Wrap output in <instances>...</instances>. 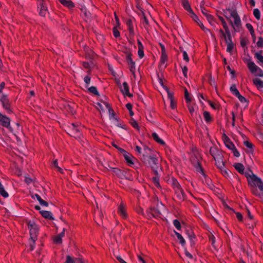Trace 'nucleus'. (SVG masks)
Instances as JSON below:
<instances>
[{"label": "nucleus", "mask_w": 263, "mask_h": 263, "mask_svg": "<svg viewBox=\"0 0 263 263\" xmlns=\"http://www.w3.org/2000/svg\"><path fill=\"white\" fill-rule=\"evenodd\" d=\"M62 5L69 9H72L75 7L74 4L70 0H59Z\"/></svg>", "instance_id": "f3484780"}, {"label": "nucleus", "mask_w": 263, "mask_h": 263, "mask_svg": "<svg viewBox=\"0 0 263 263\" xmlns=\"http://www.w3.org/2000/svg\"><path fill=\"white\" fill-rule=\"evenodd\" d=\"M37 200L41 205L45 206H47L48 205V203L46 201L43 200L41 197H37Z\"/></svg>", "instance_id": "a18cd8bd"}, {"label": "nucleus", "mask_w": 263, "mask_h": 263, "mask_svg": "<svg viewBox=\"0 0 263 263\" xmlns=\"http://www.w3.org/2000/svg\"><path fill=\"white\" fill-rule=\"evenodd\" d=\"M96 107L101 112H103L106 109H108L109 113V116L112 114V112H111V109L109 104L105 101H102L101 102L97 103Z\"/></svg>", "instance_id": "0eeeda50"}, {"label": "nucleus", "mask_w": 263, "mask_h": 263, "mask_svg": "<svg viewBox=\"0 0 263 263\" xmlns=\"http://www.w3.org/2000/svg\"><path fill=\"white\" fill-rule=\"evenodd\" d=\"M257 46L259 48H263V38L261 36L258 37V40L257 42Z\"/></svg>", "instance_id": "de8ad7c7"}, {"label": "nucleus", "mask_w": 263, "mask_h": 263, "mask_svg": "<svg viewBox=\"0 0 263 263\" xmlns=\"http://www.w3.org/2000/svg\"><path fill=\"white\" fill-rule=\"evenodd\" d=\"M203 117L206 122L210 123L212 121V118L210 114L207 111L203 112Z\"/></svg>", "instance_id": "72a5a7b5"}, {"label": "nucleus", "mask_w": 263, "mask_h": 263, "mask_svg": "<svg viewBox=\"0 0 263 263\" xmlns=\"http://www.w3.org/2000/svg\"><path fill=\"white\" fill-rule=\"evenodd\" d=\"M223 158H220L219 159H214L215 161V164L219 169L224 166V162H223Z\"/></svg>", "instance_id": "bb28decb"}, {"label": "nucleus", "mask_w": 263, "mask_h": 263, "mask_svg": "<svg viewBox=\"0 0 263 263\" xmlns=\"http://www.w3.org/2000/svg\"><path fill=\"white\" fill-rule=\"evenodd\" d=\"M209 82L210 83V84L212 85V86H215L216 87V85H215V81L214 80V78H212V77H210V80H209Z\"/></svg>", "instance_id": "338daca9"}, {"label": "nucleus", "mask_w": 263, "mask_h": 263, "mask_svg": "<svg viewBox=\"0 0 263 263\" xmlns=\"http://www.w3.org/2000/svg\"><path fill=\"white\" fill-rule=\"evenodd\" d=\"M28 227L30 231V236L29 250L32 251L34 248L35 241L37 239L39 227L33 221H28Z\"/></svg>", "instance_id": "f03ea898"}, {"label": "nucleus", "mask_w": 263, "mask_h": 263, "mask_svg": "<svg viewBox=\"0 0 263 263\" xmlns=\"http://www.w3.org/2000/svg\"><path fill=\"white\" fill-rule=\"evenodd\" d=\"M230 91L236 97L239 94H240V92H239L238 90L237 89L235 85H233L230 87Z\"/></svg>", "instance_id": "58836bf2"}, {"label": "nucleus", "mask_w": 263, "mask_h": 263, "mask_svg": "<svg viewBox=\"0 0 263 263\" xmlns=\"http://www.w3.org/2000/svg\"><path fill=\"white\" fill-rule=\"evenodd\" d=\"M210 153L214 159L223 158L222 152L217 146L211 147L210 149Z\"/></svg>", "instance_id": "6e6552de"}, {"label": "nucleus", "mask_w": 263, "mask_h": 263, "mask_svg": "<svg viewBox=\"0 0 263 263\" xmlns=\"http://www.w3.org/2000/svg\"><path fill=\"white\" fill-rule=\"evenodd\" d=\"M240 45H241V47H245L247 45L246 40L244 39H241V41H240Z\"/></svg>", "instance_id": "69168bd1"}, {"label": "nucleus", "mask_w": 263, "mask_h": 263, "mask_svg": "<svg viewBox=\"0 0 263 263\" xmlns=\"http://www.w3.org/2000/svg\"><path fill=\"white\" fill-rule=\"evenodd\" d=\"M244 144L249 148H252L253 147V144L248 141H245Z\"/></svg>", "instance_id": "052dcab7"}, {"label": "nucleus", "mask_w": 263, "mask_h": 263, "mask_svg": "<svg viewBox=\"0 0 263 263\" xmlns=\"http://www.w3.org/2000/svg\"><path fill=\"white\" fill-rule=\"evenodd\" d=\"M65 263H87L85 261L82 260L81 258H78L73 259L69 255H68L66 257V260Z\"/></svg>", "instance_id": "6ab92c4d"}, {"label": "nucleus", "mask_w": 263, "mask_h": 263, "mask_svg": "<svg viewBox=\"0 0 263 263\" xmlns=\"http://www.w3.org/2000/svg\"><path fill=\"white\" fill-rule=\"evenodd\" d=\"M253 82L258 88L263 87V81L261 80L258 78H255L253 79Z\"/></svg>", "instance_id": "473e14b6"}, {"label": "nucleus", "mask_w": 263, "mask_h": 263, "mask_svg": "<svg viewBox=\"0 0 263 263\" xmlns=\"http://www.w3.org/2000/svg\"><path fill=\"white\" fill-rule=\"evenodd\" d=\"M219 32L221 33V35H222V37L224 39L225 37H227V32H224L223 30H222L221 29H220L219 30Z\"/></svg>", "instance_id": "0e129e2a"}, {"label": "nucleus", "mask_w": 263, "mask_h": 263, "mask_svg": "<svg viewBox=\"0 0 263 263\" xmlns=\"http://www.w3.org/2000/svg\"><path fill=\"white\" fill-rule=\"evenodd\" d=\"M257 73H255L256 76H258L260 77H263V71L259 67L258 70H257Z\"/></svg>", "instance_id": "bf43d9fd"}, {"label": "nucleus", "mask_w": 263, "mask_h": 263, "mask_svg": "<svg viewBox=\"0 0 263 263\" xmlns=\"http://www.w3.org/2000/svg\"><path fill=\"white\" fill-rule=\"evenodd\" d=\"M208 102L209 103V105L211 106V107H212L213 109H216L217 108V105L214 102L210 100H208Z\"/></svg>", "instance_id": "6e6d98bb"}, {"label": "nucleus", "mask_w": 263, "mask_h": 263, "mask_svg": "<svg viewBox=\"0 0 263 263\" xmlns=\"http://www.w3.org/2000/svg\"><path fill=\"white\" fill-rule=\"evenodd\" d=\"M0 101H1L3 106L4 109L6 110L8 113H10L12 112L11 109L10 107V103L9 100L6 96H3L0 98Z\"/></svg>", "instance_id": "9b49d317"}, {"label": "nucleus", "mask_w": 263, "mask_h": 263, "mask_svg": "<svg viewBox=\"0 0 263 263\" xmlns=\"http://www.w3.org/2000/svg\"><path fill=\"white\" fill-rule=\"evenodd\" d=\"M204 15L205 16L206 20L211 25H214L215 23V20L214 16L208 13H204Z\"/></svg>", "instance_id": "a878e982"}, {"label": "nucleus", "mask_w": 263, "mask_h": 263, "mask_svg": "<svg viewBox=\"0 0 263 263\" xmlns=\"http://www.w3.org/2000/svg\"><path fill=\"white\" fill-rule=\"evenodd\" d=\"M222 138L224 144L227 148L230 149L235 148V145L226 134H223Z\"/></svg>", "instance_id": "4468645a"}, {"label": "nucleus", "mask_w": 263, "mask_h": 263, "mask_svg": "<svg viewBox=\"0 0 263 263\" xmlns=\"http://www.w3.org/2000/svg\"><path fill=\"white\" fill-rule=\"evenodd\" d=\"M118 213L123 218L127 217V213L125 210V206L123 203H121L118 207Z\"/></svg>", "instance_id": "a211bd4d"}, {"label": "nucleus", "mask_w": 263, "mask_h": 263, "mask_svg": "<svg viewBox=\"0 0 263 263\" xmlns=\"http://www.w3.org/2000/svg\"><path fill=\"white\" fill-rule=\"evenodd\" d=\"M172 185L177 194V198L180 200H183L186 197V195L177 179L174 178H172Z\"/></svg>", "instance_id": "20e7f679"}, {"label": "nucleus", "mask_w": 263, "mask_h": 263, "mask_svg": "<svg viewBox=\"0 0 263 263\" xmlns=\"http://www.w3.org/2000/svg\"><path fill=\"white\" fill-rule=\"evenodd\" d=\"M174 233L177 236L178 239L179 240L180 243L182 245V246H184L185 244V240L182 237V236L178 232H176L174 230Z\"/></svg>", "instance_id": "7c9ffc66"}, {"label": "nucleus", "mask_w": 263, "mask_h": 263, "mask_svg": "<svg viewBox=\"0 0 263 263\" xmlns=\"http://www.w3.org/2000/svg\"><path fill=\"white\" fill-rule=\"evenodd\" d=\"M261 50L259 52H256L254 54V57L259 62L263 63V56L261 54Z\"/></svg>", "instance_id": "ea45409f"}, {"label": "nucleus", "mask_w": 263, "mask_h": 263, "mask_svg": "<svg viewBox=\"0 0 263 263\" xmlns=\"http://www.w3.org/2000/svg\"><path fill=\"white\" fill-rule=\"evenodd\" d=\"M228 10L230 12L231 16L234 20V25L235 27L239 28L241 25V22L236 10L229 8Z\"/></svg>", "instance_id": "39448f33"}, {"label": "nucleus", "mask_w": 263, "mask_h": 263, "mask_svg": "<svg viewBox=\"0 0 263 263\" xmlns=\"http://www.w3.org/2000/svg\"><path fill=\"white\" fill-rule=\"evenodd\" d=\"M127 62L129 66V70L132 73L133 77L134 79H136V66L135 63L132 60L131 56L128 55L127 57Z\"/></svg>", "instance_id": "9d476101"}, {"label": "nucleus", "mask_w": 263, "mask_h": 263, "mask_svg": "<svg viewBox=\"0 0 263 263\" xmlns=\"http://www.w3.org/2000/svg\"><path fill=\"white\" fill-rule=\"evenodd\" d=\"M251 191H252V193L256 196L261 197V196L263 195V193H262L263 192H260V191L259 192L257 190L256 187H255V186L251 187Z\"/></svg>", "instance_id": "f704fd0d"}, {"label": "nucleus", "mask_w": 263, "mask_h": 263, "mask_svg": "<svg viewBox=\"0 0 263 263\" xmlns=\"http://www.w3.org/2000/svg\"><path fill=\"white\" fill-rule=\"evenodd\" d=\"M233 166L241 174H244L245 167L242 163H236Z\"/></svg>", "instance_id": "5701e85b"}, {"label": "nucleus", "mask_w": 263, "mask_h": 263, "mask_svg": "<svg viewBox=\"0 0 263 263\" xmlns=\"http://www.w3.org/2000/svg\"><path fill=\"white\" fill-rule=\"evenodd\" d=\"M223 176L225 177L228 176L229 174L228 171L224 168V166L219 169Z\"/></svg>", "instance_id": "5fc2aeb1"}, {"label": "nucleus", "mask_w": 263, "mask_h": 263, "mask_svg": "<svg viewBox=\"0 0 263 263\" xmlns=\"http://www.w3.org/2000/svg\"><path fill=\"white\" fill-rule=\"evenodd\" d=\"M247 65L248 68L251 73L255 74L256 72H257V70H258L259 67L256 66L253 61L250 60L248 62Z\"/></svg>", "instance_id": "dca6fc26"}, {"label": "nucleus", "mask_w": 263, "mask_h": 263, "mask_svg": "<svg viewBox=\"0 0 263 263\" xmlns=\"http://www.w3.org/2000/svg\"><path fill=\"white\" fill-rule=\"evenodd\" d=\"M117 259H118V260L120 262V263H127L125 261H124L121 257V256H117L116 257Z\"/></svg>", "instance_id": "774afa93"}, {"label": "nucleus", "mask_w": 263, "mask_h": 263, "mask_svg": "<svg viewBox=\"0 0 263 263\" xmlns=\"http://www.w3.org/2000/svg\"><path fill=\"white\" fill-rule=\"evenodd\" d=\"M70 128L72 129V132L69 135L71 136H73L75 138H79L80 135V128L79 127L78 124H72Z\"/></svg>", "instance_id": "ddd939ff"}, {"label": "nucleus", "mask_w": 263, "mask_h": 263, "mask_svg": "<svg viewBox=\"0 0 263 263\" xmlns=\"http://www.w3.org/2000/svg\"><path fill=\"white\" fill-rule=\"evenodd\" d=\"M110 119L112 121L113 124L118 127L123 128V126L122 125V123L119 122L117 119L115 118V115L112 113L110 116Z\"/></svg>", "instance_id": "393cba45"}, {"label": "nucleus", "mask_w": 263, "mask_h": 263, "mask_svg": "<svg viewBox=\"0 0 263 263\" xmlns=\"http://www.w3.org/2000/svg\"><path fill=\"white\" fill-rule=\"evenodd\" d=\"M40 213L45 218L48 219H53L52 213L47 211H40Z\"/></svg>", "instance_id": "c756f323"}, {"label": "nucleus", "mask_w": 263, "mask_h": 263, "mask_svg": "<svg viewBox=\"0 0 263 263\" xmlns=\"http://www.w3.org/2000/svg\"><path fill=\"white\" fill-rule=\"evenodd\" d=\"M138 46H139V49H138V55H139V58L141 59L144 57V52H143V47L140 41H138Z\"/></svg>", "instance_id": "2f4dec72"}, {"label": "nucleus", "mask_w": 263, "mask_h": 263, "mask_svg": "<svg viewBox=\"0 0 263 263\" xmlns=\"http://www.w3.org/2000/svg\"><path fill=\"white\" fill-rule=\"evenodd\" d=\"M226 32H227V37H225V39L224 40L225 42L226 43L227 45L228 44L233 43V42L232 41V35H231L230 30H227Z\"/></svg>", "instance_id": "cd10ccee"}, {"label": "nucleus", "mask_w": 263, "mask_h": 263, "mask_svg": "<svg viewBox=\"0 0 263 263\" xmlns=\"http://www.w3.org/2000/svg\"><path fill=\"white\" fill-rule=\"evenodd\" d=\"M121 152L123 153L124 157L130 166H134L135 163L136 162L137 159L134 157L132 155L127 153L123 149H120Z\"/></svg>", "instance_id": "423d86ee"}, {"label": "nucleus", "mask_w": 263, "mask_h": 263, "mask_svg": "<svg viewBox=\"0 0 263 263\" xmlns=\"http://www.w3.org/2000/svg\"><path fill=\"white\" fill-rule=\"evenodd\" d=\"M227 208L230 211H232V212H234V213H236V217L237 218V219L240 221H242V220H243V216L242 215V214L239 213V212H235L234 211V210L231 208L230 207H229L228 205L227 206Z\"/></svg>", "instance_id": "c9c22d12"}, {"label": "nucleus", "mask_w": 263, "mask_h": 263, "mask_svg": "<svg viewBox=\"0 0 263 263\" xmlns=\"http://www.w3.org/2000/svg\"><path fill=\"white\" fill-rule=\"evenodd\" d=\"M184 93H185V99L186 100V101L187 102H190L191 101V99L190 97L189 93L188 92L186 89H185Z\"/></svg>", "instance_id": "3c124183"}, {"label": "nucleus", "mask_w": 263, "mask_h": 263, "mask_svg": "<svg viewBox=\"0 0 263 263\" xmlns=\"http://www.w3.org/2000/svg\"><path fill=\"white\" fill-rule=\"evenodd\" d=\"M218 18L221 21L224 30L226 31L227 30H230L224 19L221 16H218Z\"/></svg>", "instance_id": "4c0bfd02"}, {"label": "nucleus", "mask_w": 263, "mask_h": 263, "mask_svg": "<svg viewBox=\"0 0 263 263\" xmlns=\"http://www.w3.org/2000/svg\"><path fill=\"white\" fill-rule=\"evenodd\" d=\"M149 166L151 168L152 172L154 175V176L152 178V182L157 188H160L159 179L161 174L160 173L162 170L158 157L157 155L154 154L149 155Z\"/></svg>", "instance_id": "f257e3e1"}, {"label": "nucleus", "mask_w": 263, "mask_h": 263, "mask_svg": "<svg viewBox=\"0 0 263 263\" xmlns=\"http://www.w3.org/2000/svg\"><path fill=\"white\" fill-rule=\"evenodd\" d=\"M138 263H146L143 256H142L141 255H139L138 256Z\"/></svg>", "instance_id": "4d7b16f0"}, {"label": "nucleus", "mask_w": 263, "mask_h": 263, "mask_svg": "<svg viewBox=\"0 0 263 263\" xmlns=\"http://www.w3.org/2000/svg\"><path fill=\"white\" fill-rule=\"evenodd\" d=\"M191 16L192 18V19L197 23V24L202 29H204V26L203 24L199 20L198 17L194 13H192Z\"/></svg>", "instance_id": "b1692460"}, {"label": "nucleus", "mask_w": 263, "mask_h": 263, "mask_svg": "<svg viewBox=\"0 0 263 263\" xmlns=\"http://www.w3.org/2000/svg\"><path fill=\"white\" fill-rule=\"evenodd\" d=\"M236 97L238 98L239 101L241 102V103H247V105H248L249 101L247 99H246L244 97L241 96L240 95V93L237 96H236Z\"/></svg>", "instance_id": "79ce46f5"}, {"label": "nucleus", "mask_w": 263, "mask_h": 263, "mask_svg": "<svg viewBox=\"0 0 263 263\" xmlns=\"http://www.w3.org/2000/svg\"><path fill=\"white\" fill-rule=\"evenodd\" d=\"M231 150H232L233 152V154H234V155L235 156V157H239L240 156V153L239 152L237 151V149H236V147L235 146V148H232V149H230Z\"/></svg>", "instance_id": "864d4df0"}, {"label": "nucleus", "mask_w": 263, "mask_h": 263, "mask_svg": "<svg viewBox=\"0 0 263 263\" xmlns=\"http://www.w3.org/2000/svg\"><path fill=\"white\" fill-rule=\"evenodd\" d=\"M234 48V43L227 44V51L231 53Z\"/></svg>", "instance_id": "8fccbe9b"}, {"label": "nucleus", "mask_w": 263, "mask_h": 263, "mask_svg": "<svg viewBox=\"0 0 263 263\" xmlns=\"http://www.w3.org/2000/svg\"><path fill=\"white\" fill-rule=\"evenodd\" d=\"M84 81L86 84L88 85L90 82V78L88 76H86L84 79Z\"/></svg>", "instance_id": "680f3d73"}, {"label": "nucleus", "mask_w": 263, "mask_h": 263, "mask_svg": "<svg viewBox=\"0 0 263 263\" xmlns=\"http://www.w3.org/2000/svg\"><path fill=\"white\" fill-rule=\"evenodd\" d=\"M167 60V56L165 53H162L161 55V61L164 63Z\"/></svg>", "instance_id": "e2e57ef3"}, {"label": "nucleus", "mask_w": 263, "mask_h": 263, "mask_svg": "<svg viewBox=\"0 0 263 263\" xmlns=\"http://www.w3.org/2000/svg\"><path fill=\"white\" fill-rule=\"evenodd\" d=\"M246 26L247 28L249 30L251 35H254V30L252 25L250 23H247L246 24Z\"/></svg>", "instance_id": "c03bdc74"}, {"label": "nucleus", "mask_w": 263, "mask_h": 263, "mask_svg": "<svg viewBox=\"0 0 263 263\" xmlns=\"http://www.w3.org/2000/svg\"><path fill=\"white\" fill-rule=\"evenodd\" d=\"M183 8L191 14L194 13L187 0H184L183 2Z\"/></svg>", "instance_id": "c85d7f7f"}, {"label": "nucleus", "mask_w": 263, "mask_h": 263, "mask_svg": "<svg viewBox=\"0 0 263 263\" xmlns=\"http://www.w3.org/2000/svg\"><path fill=\"white\" fill-rule=\"evenodd\" d=\"M53 242L56 244H60L62 243V238L58 235L54 238Z\"/></svg>", "instance_id": "09e8293b"}, {"label": "nucleus", "mask_w": 263, "mask_h": 263, "mask_svg": "<svg viewBox=\"0 0 263 263\" xmlns=\"http://www.w3.org/2000/svg\"><path fill=\"white\" fill-rule=\"evenodd\" d=\"M173 223L175 228L178 230H180L181 228V226L180 222L177 219H174L173 221Z\"/></svg>", "instance_id": "37998d69"}, {"label": "nucleus", "mask_w": 263, "mask_h": 263, "mask_svg": "<svg viewBox=\"0 0 263 263\" xmlns=\"http://www.w3.org/2000/svg\"><path fill=\"white\" fill-rule=\"evenodd\" d=\"M181 51H182V54H183V60L185 61H186V62H189L190 59H189V57L188 56V54H187L186 51H185L184 50H181Z\"/></svg>", "instance_id": "49530a36"}, {"label": "nucleus", "mask_w": 263, "mask_h": 263, "mask_svg": "<svg viewBox=\"0 0 263 263\" xmlns=\"http://www.w3.org/2000/svg\"><path fill=\"white\" fill-rule=\"evenodd\" d=\"M0 124L9 129H11V127L10 126V119L7 117L2 115L0 112Z\"/></svg>", "instance_id": "f8f14e48"}, {"label": "nucleus", "mask_w": 263, "mask_h": 263, "mask_svg": "<svg viewBox=\"0 0 263 263\" xmlns=\"http://www.w3.org/2000/svg\"><path fill=\"white\" fill-rule=\"evenodd\" d=\"M88 90L90 92L95 94V95H98V92L97 90V88L95 87L91 86L88 88Z\"/></svg>", "instance_id": "603ef678"}, {"label": "nucleus", "mask_w": 263, "mask_h": 263, "mask_svg": "<svg viewBox=\"0 0 263 263\" xmlns=\"http://www.w3.org/2000/svg\"><path fill=\"white\" fill-rule=\"evenodd\" d=\"M250 173L251 174L247 172L245 173V176L248 179L249 185L251 187L257 186L260 192H263V182L261 178L253 174L252 171H250Z\"/></svg>", "instance_id": "7ed1b4c3"}, {"label": "nucleus", "mask_w": 263, "mask_h": 263, "mask_svg": "<svg viewBox=\"0 0 263 263\" xmlns=\"http://www.w3.org/2000/svg\"><path fill=\"white\" fill-rule=\"evenodd\" d=\"M37 4L40 14L42 16H45L48 13L45 2L43 0H39Z\"/></svg>", "instance_id": "1a4fd4ad"}, {"label": "nucleus", "mask_w": 263, "mask_h": 263, "mask_svg": "<svg viewBox=\"0 0 263 263\" xmlns=\"http://www.w3.org/2000/svg\"><path fill=\"white\" fill-rule=\"evenodd\" d=\"M120 90L124 96L131 97L132 95L129 92V88L126 82H124L120 87Z\"/></svg>", "instance_id": "2eb2a0df"}, {"label": "nucleus", "mask_w": 263, "mask_h": 263, "mask_svg": "<svg viewBox=\"0 0 263 263\" xmlns=\"http://www.w3.org/2000/svg\"><path fill=\"white\" fill-rule=\"evenodd\" d=\"M115 18H116V24H117L116 25V26L114 28L113 33H114V36L116 37H118L120 36V32L117 30V28L118 26H119L120 25V23H119V20L118 18V17L116 16L115 13Z\"/></svg>", "instance_id": "4be33fe9"}, {"label": "nucleus", "mask_w": 263, "mask_h": 263, "mask_svg": "<svg viewBox=\"0 0 263 263\" xmlns=\"http://www.w3.org/2000/svg\"><path fill=\"white\" fill-rule=\"evenodd\" d=\"M185 233L191 241V245L192 246L194 244V239H195V235L194 232L191 230H186Z\"/></svg>", "instance_id": "412c9836"}, {"label": "nucleus", "mask_w": 263, "mask_h": 263, "mask_svg": "<svg viewBox=\"0 0 263 263\" xmlns=\"http://www.w3.org/2000/svg\"><path fill=\"white\" fill-rule=\"evenodd\" d=\"M187 67L186 66H184L183 68H182V72H183V76L185 77V78H187Z\"/></svg>", "instance_id": "13d9d810"}, {"label": "nucleus", "mask_w": 263, "mask_h": 263, "mask_svg": "<svg viewBox=\"0 0 263 263\" xmlns=\"http://www.w3.org/2000/svg\"><path fill=\"white\" fill-rule=\"evenodd\" d=\"M196 168L197 171L199 173H201L205 177V178L206 177V175L204 174V173L203 172V169L202 167L201 166V165L200 164V163L198 162V163L197 164V165L196 166Z\"/></svg>", "instance_id": "e433bc0d"}, {"label": "nucleus", "mask_w": 263, "mask_h": 263, "mask_svg": "<svg viewBox=\"0 0 263 263\" xmlns=\"http://www.w3.org/2000/svg\"><path fill=\"white\" fill-rule=\"evenodd\" d=\"M253 15L257 20H259L260 18V12L259 10L257 8L254 9L253 10Z\"/></svg>", "instance_id": "a19ab883"}, {"label": "nucleus", "mask_w": 263, "mask_h": 263, "mask_svg": "<svg viewBox=\"0 0 263 263\" xmlns=\"http://www.w3.org/2000/svg\"><path fill=\"white\" fill-rule=\"evenodd\" d=\"M152 137L153 139L158 143L162 145H165V142L159 137L157 133H153L152 134Z\"/></svg>", "instance_id": "aec40b11"}]
</instances>
